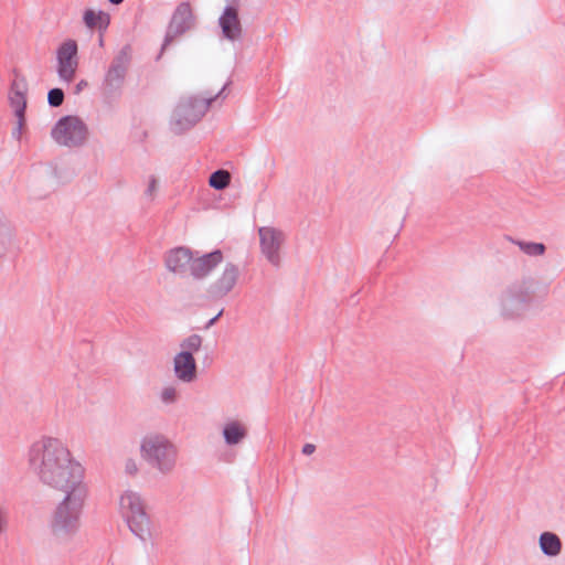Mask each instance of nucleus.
<instances>
[{"mask_svg": "<svg viewBox=\"0 0 565 565\" xmlns=\"http://www.w3.org/2000/svg\"><path fill=\"white\" fill-rule=\"evenodd\" d=\"M29 461L40 479L63 495L52 522L53 531L58 535L75 531L87 497L84 466L65 443L52 437L33 445Z\"/></svg>", "mask_w": 565, "mask_h": 565, "instance_id": "f257e3e1", "label": "nucleus"}, {"mask_svg": "<svg viewBox=\"0 0 565 565\" xmlns=\"http://www.w3.org/2000/svg\"><path fill=\"white\" fill-rule=\"evenodd\" d=\"M119 508L129 529L137 536L145 539L150 534V519L146 511V504L137 492L125 491L120 497Z\"/></svg>", "mask_w": 565, "mask_h": 565, "instance_id": "f03ea898", "label": "nucleus"}, {"mask_svg": "<svg viewBox=\"0 0 565 565\" xmlns=\"http://www.w3.org/2000/svg\"><path fill=\"white\" fill-rule=\"evenodd\" d=\"M140 452L145 460L150 461L160 470H170L175 462L177 450L162 435L145 436L140 444Z\"/></svg>", "mask_w": 565, "mask_h": 565, "instance_id": "7ed1b4c3", "label": "nucleus"}, {"mask_svg": "<svg viewBox=\"0 0 565 565\" xmlns=\"http://www.w3.org/2000/svg\"><path fill=\"white\" fill-rule=\"evenodd\" d=\"M86 127L84 122L75 116L61 118L52 130L53 139L63 146H77L86 139Z\"/></svg>", "mask_w": 565, "mask_h": 565, "instance_id": "20e7f679", "label": "nucleus"}, {"mask_svg": "<svg viewBox=\"0 0 565 565\" xmlns=\"http://www.w3.org/2000/svg\"><path fill=\"white\" fill-rule=\"evenodd\" d=\"M56 61L60 79L68 84L72 83L79 65L77 42L72 39L62 42L56 50Z\"/></svg>", "mask_w": 565, "mask_h": 565, "instance_id": "39448f33", "label": "nucleus"}, {"mask_svg": "<svg viewBox=\"0 0 565 565\" xmlns=\"http://www.w3.org/2000/svg\"><path fill=\"white\" fill-rule=\"evenodd\" d=\"M262 254L273 265L278 267L281 263L280 252L285 243V235L281 231L263 226L258 230Z\"/></svg>", "mask_w": 565, "mask_h": 565, "instance_id": "423d86ee", "label": "nucleus"}, {"mask_svg": "<svg viewBox=\"0 0 565 565\" xmlns=\"http://www.w3.org/2000/svg\"><path fill=\"white\" fill-rule=\"evenodd\" d=\"M210 99L189 98L183 100L175 109V120L181 129L196 124L210 107Z\"/></svg>", "mask_w": 565, "mask_h": 565, "instance_id": "0eeeda50", "label": "nucleus"}, {"mask_svg": "<svg viewBox=\"0 0 565 565\" xmlns=\"http://www.w3.org/2000/svg\"><path fill=\"white\" fill-rule=\"evenodd\" d=\"M223 260V254L220 250L212 252L198 258H193L191 263V274L194 277L202 278L209 275Z\"/></svg>", "mask_w": 565, "mask_h": 565, "instance_id": "6e6552de", "label": "nucleus"}, {"mask_svg": "<svg viewBox=\"0 0 565 565\" xmlns=\"http://www.w3.org/2000/svg\"><path fill=\"white\" fill-rule=\"evenodd\" d=\"M174 372L179 380L192 382L196 377V364L191 352H180L174 358Z\"/></svg>", "mask_w": 565, "mask_h": 565, "instance_id": "1a4fd4ad", "label": "nucleus"}, {"mask_svg": "<svg viewBox=\"0 0 565 565\" xmlns=\"http://www.w3.org/2000/svg\"><path fill=\"white\" fill-rule=\"evenodd\" d=\"M192 253L184 247L170 250L166 257V265L170 271L182 273L186 268L191 270Z\"/></svg>", "mask_w": 565, "mask_h": 565, "instance_id": "9d476101", "label": "nucleus"}, {"mask_svg": "<svg viewBox=\"0 0 565 565\" xmlns=\"http://www.w3.org/2000/svg\"><path fill=\"white\" fill-rule=\"evenodd\" d=\"M220 25L225 38L230 40L237 39L242 31L237 10L233 7L226 8L220 18Z\"/></svg>", "mask_w": 565, "mask_h": 565, "instance_id": "9b49d317", "label": "nucleus"}, {"mask_svg": "<svg viewBox=\"0 0 565 565\" xmlns=\"http://www.w3.org/2000/svg\"><path fill=\"white\" fill-rule=\"evenodd\" d=\"M238 277V269L232 264L225 265L221 276L213 285V292L217 296H224L235 286Z\"/></svg>", "mask_w": 565, "mask_h": 565, "instance_id": "f8f14e48", "label": "nucleus"}, {"mask_svg": "<svg viewBox=\"0 0 565 565\" xmlns=\"http://www.w3.org/2000/svg\"><path fill=\"white\" fill-rule=\"evenodd\" d=\"M125 78V67L120 63H113L110 67L108 68L105 78H104V90L107 94L113 93L114 90L118 89L120 85L122 84Z\"/></svg>", "mask_w": 565, "mask_h": 565, "instance_id": "ddd939ff", "label": "nucleus"}, {"mask_svg": "<svg viewBox=\"0 0 565 565\" xmlns=\"http://www.w3.org/2000/svg\"><path fill=\"white\" fill-rule=\"evenodd\" d=\"M10 103L18 118V130L21 132L24 126V110L26 106V99L24 93L18 89L17 85H13L10 94Z\"/></svg>", "mask_w": 565, "mask_h": 565, "instance_id": "4468645a", "label": "nucleus"}, {"mask_svg": "<svg viewBox=\"0 0 565 565\" xmlns=\"http://www.w3.org/2000/svg\"><path fill=\"white\" fill-rule=\"evenodd\" d=\"M84 21L90 29L105 30L109 24L110 18L104 11L87 10L84 14Z\"/></svg>", "mask_w": 565, "mask_h": 565, "instance_id": "2eb2a0df", "label": "nucleus"}, {"mask_svg": "<svg viewBox=\"0 0 565 565\" xmlns=\"http://www.w3.org/2000/svg\"><path fill=\"white\" fill-rule=\"evenodd\" d=\"M540 546L546 555L555 556L561 552L562 544L557 535L545 532L540 537Z\"/></svg>", "mask_w": 565, "mask_h": 565, "instance_id": "dca6fc26", "label": "nucleus"}, {"mask_svg": "<svg viewBox=\"0 0 565 565\" xmlns=\"http://www.w3.org/2000/svg\"><path fill=\"white\" fill-rule=\"evenodd\" d=\"M223 433L227 444H237L245 437L246 430L238 422H232L225 426Z\"/></svg>", "mask_w": 565, "mask_h": 565, "instance_id": "f3484780", "label": "nucleus"}, {"mask_svg": "<svg viewBox=\"0 0 565 565\" xmlns=\"http://www.w3.org/2000/svg\"><path fill=\"white\" fill-rule=\"evenodd\" d=\"M231 174L225 170H217L210 177L209 183L216 190H223L230 184Z\"/></svg>", "mask_w": 565, "mask_h": 565, "instance_id": "a211bd4d", "label": "nucleus"}, {"mask_svg": "<svg viewBox=\"0 0 565 565\" xmlns=\"http://www.w3.org/2000/svg\"><path fill=\"white\" fill-rule=\"evenodd\" d=\"M518 245L521 250L529 255H543L545 252V246L541 243L518 242Z\"/></svg>", "mask_w": 565, "mask_h": 565, "instance_id": "6ab92c4d", "label": "nucleus"}, {"mask_svg": "<svg viewBox=\"0 0 565 565\" xmlns=\"http://www.w3.org/2000/svg\"><path fill=\"white\" fill-rule=\"evenodd\" d=\"M202 339L201 337L194 334L185 339L182 343L183 351L182 352H196L201 347Z\"/></svg>", "mask_w": 565, "mask_h": 565, "instance_id": "aec40b11", "label": "nucleus"}, {"mask_svg": "<svg viewBox=\"0 0 565 565\" xmlns=\"http://www.w3.org/2000/svg\"><path fill=\"white\" fill-rule=\"evenodd\" d=\"M47 99L51 106L57 107L64 100V93L60 88H53L49 92Z\"/></svg>", "mask_w": 565, "mask_h": 565, "instance_id": "412c9836", "label": "nucleus"}, {"mask_svg": "<svg viewBox=\"0 0 565 565\" xmlns=\"http://www.w3.org/2000/svg\"><path fill=\"white\" fill-rule=\"evenodd\" d=\"M178 391L173 386L164 387L161 392V401L166 404H170L177 401Z\"/></svg>", "mask_w": 565, "mask_h": 565, "instance_id": "4be33fe9", "label": "nucleus"}, {"mask_svg": "<svg viewBox=\"0 0 565 565\" xmlns=\"http://www.w3.org/2000/svg\"><path fill=\"white\" fill-rule=\"evenodd\" d=\"M192 15V12H191V7L189 3H182L179 6V8L177 9V12L173 17V21H177L179 18L181 19H188V18H191Z\"/></svg>", "mask_w": 565, "mask_h": 565, "instance_id": "5701e85b", "label": "nucleus"}, {"mask_svg": "<svg viewBox=\"0 0 565 565\" xmlns=\"http://www.w3.org/2000/svg\"><path fill=\"white\" fill-rule=\"evenodd\" d=\"M125 472L135 476L138 472V463L135 459H127L125 462Z\"/></svg>", "mask_w": 565, "mask_h": 565, "instance_id": "b1692460", "label": "nucleus"}, {"mask_svg": "<svg viewBox=\"0 0 565 565\" xmlns=\"http://www.w3.org/2000/svg\"><path fill=\"white\" fill-rule=\"evenodd\" d=\"M8 235H9V232H8L7 226L2 222H0V247L3 246Z\"/></svg>", "mask_w": 565, "mask_h": 565, "instance_id": "393cba45", "label": "nucleus"}, {"mask_svg": "<svg viewBox=\"0 0 565 565\" xmlns=\"http://www.w3.org/2000/svg\"><path fill=\"white\" fill-rule=\"evenodd\" d=\"M158 189V181L154 178H151L148 185V194L153 195Z\"/></svg>", "mask_w": 565, "mask_h": 565, "instance_id": "a878e982", "label": "nucleus"}, {"mask_svg": "<svg viewBox=\"0 0 565 565\" xmlns=\"http://www.w3.org/2000/svg\"><path fill=\"white\" fill-rule=\"evenodd\" d=\"M315 450H316V447L312 444H306L302 447V454L307 455V456L312 455L315 452Z\"/></svg>", "mask_w": 565, "mask_h": 565, "instance_id": "bb28decb", "label": "nucleus"}, {"mask_svg": "<svg viewBox=\"0 0 565 565\" xmlns=\"http://www.w3.org/2000/svg\"><path fill=\"white\" fill-rule=\"evenodd\" d=\"M88 86V82L85 81V79H82L79 81L77 84H76V87H75V92L78 94L81 93L84 88H86Z\"/></svg>", "mask_w": 565, "mask_h": 565, "instance_id": "cd10ccee", "label": "nucleus"}, {"mask_svg": "<svg viewBox=\"0 0 565 565\" xmlns=\"http://www.w3.org/2000/svg\"><path fill=\"white\" fill-rule=\"evenodd\" d=\"M6 526V516L3 511L0 509V532L4 530Z\"/></svg>", "mask_w": 565, "mask_h": 565, "instance_id": "c85d7f7f", "label": "nucleus"}, {"mask_svg": "<svg viewBox=\"0 0 565 565\" xmlns=\"http://www.w3.org/2000/svg\"><path fill=\"white\" fill-rule=\"evenodd\" d=\"M111 3L114 4H119L121 3L124 0H109Z\"/></svg>", "mask_w": 565, "mask_h": 565, "instance_id": "c756f323", "label": "nucleus"}]
</instances>
